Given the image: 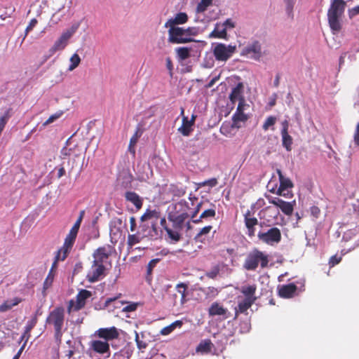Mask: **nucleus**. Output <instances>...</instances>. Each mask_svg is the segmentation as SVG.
Listing matches in <instances>:
<instances>
[{"label": "nucleus", "instance_id": "nucleus-25", "mask_svg": "<svg viewBox=\"0 0 359 359\" xmlns=\"http://www.w3.org/2000/svg\"><path fill=\"white\" fill-rule=\"evenodd\" d=\"M213 0H200L196 8V17L195 22H202L200 14L204 13L207 8L212 5Z\"/></svg>", "mask_w": 359, "mask_h": 359}, {"label": "nucleus", "instance_id": "nucleus-29", "mask_svg": "<svg viewBox=\"0 0 359 359\" xmlns=\"http://www.w3.org/2000/svg\"><path fill=\"white\" fill-rule=\"evenodd\" d=\"M21 302V299L15 297L11 299L6 300L0 305V312L4 313L11 310L13 306L18 305Z\"/></svg>", "mask_w": 359, "mask_h": 359}, {"label": "nucleus", "instance_id": "nucleus-12", "mask_svg": "<svg viewBox=\"0 0 359 359\" xmlns=\"http://www.w3.org/2000/svg\"><path fill=\"white\" fill-rule=\"evenodd\" d=\"M105 269V266L97 264L93 262L92 266L86 276L87 280L90 283H95L100 280L102 277L104 276Z\"/></svg>", "mask_w": 359, "mask_h": 359}, {"label": "nucleus", "instance_id": "nucleus-34", "mask_svg": "<svg viewBox=\"0 0 359 359\" xmlns=\"http://www.w3.org/2000/svg\"><path fill=\"white\" fill-rule=\"evenodd\" d=\"M216 215V212L214 209H207L204 210L200 215L198 219L193 220L194 223L198 224L203 219H207L208 218H213Z\"/></svg>", "mask_w": 359, "mask_h": 359}, {"label": "nucleus", "instance_id": "nucleus-3", "mask_svg": "<svg viewBox=\"0 0 359 359\" xmlns=\"http://www.w3.org/2000/svg\"><path fill=\"white\" fill-rule=\"evenodd\" d=\"M191 215H182V214H168V219L172 222L174 229H171L168 227H165V230L168 233V237L175 242H177L181 238V234L180 231L187 226V229H190V221L188 218Z\"/></svg>", "mask_w": 359, "mask_h": 359}, {"label": "nucleus", "instance_id": "nucleus-26", "mask_svg": "<svg viewBox=\"0 0 359 359\" xmlns=\"http://www.w3.org/2000/svg\"><path fill=\"white\" fill-rule=\"evenodd\" d=\"M125 198L127 201L133 203L137 210L142 206V199L140 196L134 191H127L125 194Z\"/></svg>", "mask_w": 359, "mask_h": 359}, {"label": "nucleus", "instance_id": "nucleus-37", "mask_svg": "<svg viewBox=\"0 0 359 359\" xmlns=\"http://www.w3.org/2000/svg\"><path fill=\"white\" fill-rule=\"evenodd\" d=\"M256 286L255 285L243 286L241 292L245 295V298L251 297L256 298L254 295L256 291Z\"/></svg>", "mask_w": 359, "mask_h": 359}, {"label": "nucleus", "instance_id": "nucleus-41", "mask_svg": "<svg viewBox=\"0 0 359 359\" xmlns=\"http://www.w3.org/2000/svg\"><path fill=\"white\" fill-rule=\"evenodd\" d=\"M53 280H54V275L52 272V270H50V271L48 273V274L43 283V295H46V291L51 287Z\"/></svg>", "mask_w": 359, "mask_h": 359}, {"label": "nucleus", "instance_id": "nucleus-55", "mask_svg": "<svg viewBox=\"0 0 359 359\" xmlns=\"http://www.w3.org/2000/svg\"><path fill=\"white\" fill-rule=\"evenodd\" d=\"M217 179L216 178H212V179L205 180V181L200 183L199 185L201 187L209 186L210 187H215L217 185Z\"/></svg>", "mask_w": 359, "mask_h": 359}, {"label": "nucleus", "instance_id": "nucleus-61", "mask_svg": "<svg viewBox=\"0 0 359 359\" xmlns=\"http://www.w3.org/2000/svg\"><path fill=\"white\" fill-rule=\"evenodd\" d=\"M173 330H174V329L172 328V326H171V325H170L168 326L163 327L161 330L160 333L162 335H168V334H170Z\"/></svg>", "mask_w": 359, "mask_h": 359}, {"label": "nucleus", "instance_id": "nucleus-45", "mask_svg": "<svg viewBox=\"0 0 359 359\" xmlns=\"http://www.w3.org/2000/svg\"><path fill=\"white\" fill-rule=\"evenodd\" d=\"M212 229V226L210 225L206 226L202 228L198 231V233L196 234V236H195V239L197 241H201L203 239V237L206 236L207 234H208L210 232Z\"/></svg>", "mask_w": 359, "mask_h": 359}, {"label": "nucleus", "instance_id": "nucleus-38", "mask_svg": "<svg viewBox=\"0 0 359 359\" xmlns=\"http://www.w3.org/2000/svg\"><path fill=\"white\" fill-rule=\"evenodd\" d=\"M175 50L180 60H184L190 56V49L187 47L177 48Z\"/></svg>", "mask_w": 359, "mask_h": 359}, {"label": "nucleus", "instance_id": "nucleus-5", "mask_svg": "<svg viewBox=\"0 0 359 359\" xmlns=\"http://www.w3.org/2000/svg\"><path fill=\"white\" fill-rule=\"evenodd\" d=\"M260 262L262 268H264L268 265V257L262 252L255 250L250 252L247 256L243 267L248 271L255 270Z\"/></svg>", "mask_w": 359, "mask_h": 359}, {"label": "nucleus", "instance_id": "nucleus-11", "mask_svg": "<svg viewBox=\"0 0 359 359\" xmlns=\"http://www.w3.org/2000/svg\"><path fill=\"white\" fill-rule=\"evenodd\" d=\"M112 249L111 246H104L97 248L93 254V263L105 266L109 263V257L111 255Z\"/></svg>", "mask_w": 359, "mask_h": 359}, {"label": "nucleus", "instance_id": "nucleus-32", "mask_svg": "<svg viewBox=\"0 0 359 359\" xmlns=\"http://www.w3.org/2000/svg\"><path fill=\"white\" fill-rule=\"evenodd\" d=\"M213 346L212 343L210 340L206 339L200 342L196 348L197 352H201L203 353H210L212 350V347Z\"/></svg>", "mask_w": 359, "mask_h": 359}, {"label": "nucleus", "instance_id": "nucleus-2", "mask_svg": "<svg viewBox=\"0 0 359 359\" xmlns=\"http://www.w3.org/2000/svg\"><path fill=\"white\" fill-rule=\"evenodd\" d=\"M346 4V1L344 0H331L327 11V20L334 34L339 32L342 27V18Z\"/></svg>", "mask_w": 359, "mask_h": 359}, {"label": "nucleus", "instance_id": "nucleus-1", "mask_svg": "<svg viewBox=\"0 0 359 359\" xmlns=\"http://www.w3.org/2000/svg\"><path fill=\"white\" fill-rule=\"evenodd\" d=\"M160 219L159 212L156 210H147L141 217L139 229L143 236L150 239H156L158 236L157 224Z\"/></svg>", "mask_w": 359, "mask_h": 359}, {"label": "nucleus", "instance_id": "nucleus-63", "mask_svg": "<svg viewBox=\"0 0 359 359\" xmlns=\"http://www.w3.org/2000/svg\"><path fill=\"white\" fill-rule=\"evenodd\" d=\"M353 140L355 144L359 146V123L356 126V129L354 133Z\"/></svg>", "mask_w": 359, "mask_h": 359}, {"label": "nucleus", "instance_id": "nucleus-46", "mask_svg": "<svg viewBox=\"0 0 359 359\" xmlns=\"http://www.w3.org/2000/svg\"><path fill=\"white\" fill-rule=\"evenodd\" d=\"M177 290L181 294V303L183 304L186 302V290L187 285L184 283H180L177 285Z\"/></svg>", "mask_w": 359, "mask_h": 359}, {"label": "nucleus", "instance_id": "nucleus-54", "mask_svg": "<svg viewBox=\"0 0 359 359\" xmlns=\"http://www.w3.org/2000/svg\"><path fill=\"white\" fill-rule=\"evenodd\" d=\"M215 61L212 56L208 57L207 55L204 58L203 66L205 68H211L214 66Z\"/></svg>", "mask_w": 359, "mask_h": 359}, {"label": "nucleus", "instance_id": "nucleus-20", "mask_svg": "<svg viewBox=\"0 0 359 359\" xmlns=\"http://www.w3.org/2000/svg\"><path fill=\"white\" fill-rule=\"evenodd\" d=\"M188 20V15L185 13H178L174 18L169 19L165 24V27H176L177 25H182L187 22Z\"/></svg>", "mask_w": 359, "mask_h": 359}, {"label": "nucleus", "instance_id": "nucleus-62", "mask_svg": "<svg viewBox=\"0 0 359 359\" xmlns=\"http://www.w3.org/2000/svg\"><path fill=\"white\" fill-rule=\"evenodd\" d=\"M359 14V6L348 10V15L351 18Z\"/></svg>", "mask_w": 359, "mask_h": 359}, {"label": "nucleus", "instance_id": "nucleus-49", "mask_svg": "<svg viewBox=\"0 0 359 359\" xmlns=\"http://www.w3.org/2000/svg\"><path fill=\"white\" fill-rule=\"evenodd\" d=\"M276 122V118L275 116H269L263 124V129L267 130L271 126H273Z\"/></svg>", "mask_w": 359, "mask_h": 359}, {"label": "nucleus", "instance_id": "nucleus-15", "mask_svg": "<svg viewBox=\"0 0 359 359\" xmlns=\"http://www.w3.org/2000/svg\"><path fill=\"white\" fill-rule=\"evenodd\" d=\"M245 225L247 228V234L250 237L255 235V226L258 224V220L256 217H253L251 211L248 210L244 214Z\"/></svg>", "mask_w": 359, "mask_h": 359}, {"label": "nucleus", "instance_id": "nucleus-8", "mask_svg": "<svg viewBox=\"0 0 359 359\" xmlns=\"http://www.w3.org/2000/svg\"><path fill=\"white\" fill-rule=\"evenodd\" d=\"M236 50V46L235 45L218 43L215 44L213 48V54L217 60L226 62L233 55Z\"/></svg>", "mask_w": 359, "mask_h": 359}, {"label": "nucleus", "instance_id": "nucleus-47", "mask_svg": "<svg viewBox=\"0 0 359 359\" xmlns=\"http://www.w3.org/2000/svg\"><path fill=\"white\" fill-rule=\"evenodd\" d=\"M171 191L174 196L180 197L186 194V188L183 187H178L172 186Z\"/></svg>", "mask_w": 359, "mask_h": 359}, {"label": "nucleus", "instance_id": "nucleus-51", "mask_svg": "<svg viewBox=\"0 0 359 359\" xmlns=\"http://www.w3.org/2000/svg\"><path fill=\"white\" fill-rule=\"evenodd\" d=\"M130 353L128 351H121L119 352L116 353L111 359H129Z\"/></svg>", "mask_w": 359, "mask_h": 359}, {"label": "nucleus", "instance_id": "nucleus-52", "mask_svg": "<svg viewBox=\"0 0 359 359\" xmlns=\"http://www.w3.org/2000/svg\"><path fill=\"white\" fill-rule=\"evenodd\" d=\"M266 198L269 200V203H271L278 208L281 203L284 201L278 197H273L271 196H266Z\"/></svg>", "mask_w": 359, "mask_h": 359}, {"label": "nucleus", "instance_id": "nucleus-16", "mask_svg": "<svg viewBox=\"0 0 359 359\" xmlns=\"http://www.w3.org/2000/svg\"><path fill=\"white\" fill-rule=\"evenodd\" d=\"M208 313L211 316H219L222 319L224 320L229 318L231 314L227 309L224 308L222 305L217 302H214L212 304L208 309Z\"/></svg>", "mask_w": 359, "mask_h": 359}, {"label": "nucleus", "instance_id": "nucleus-60", "mask_svg": "<svg viewBox=\"0 0 359 359\" xmlns=\"http://www.w3.org/2000/svg\"><path fill=\"white\" fill-rule=\"evenodd\" d=\"M247 107H249V105L245 103V100H242L238 102V105L236 110L239 111H242L244 112Z\"/></svg>", "mask_w": 359, "mask_h": 359}, {"label": "nucleus", "instance_id": "nucleus-50", "mask_svg": "<svg viewBox=\"0 0 359 359\" xmlns=\"http://www.w3.org/2000/svg\"><path fill=\"white\" fill-rule=\"evenodd\" d=\"M286 4V12L290 18H293V7L294 4V0H285Z\"/></svg>", "mask_w": 359, "mask_h": 359}, {"label": "nucleus", "instance_id": "nucleus-40", "mask_svg": "<svg viewBox=\"0 0 359 359\" xmlns=\"http://www.w3.org/2000/svg\"><path fill=\"white\" fill-rule=\"evenodd\" d=\"M70 65L68 67L69 71H73L75 69L81 62V58L77 53H74L72 55L69 59Z\"/></svg>", "mask_w": 359, "mask_h": 359}, {"label": "nucleus", "instance_id": "nucleus-53", "mask_svg": "<svg viewBox=\"0 0 359 359\" xmlns=\"http://www.w3.org/2000/svg\"><path fill=\"white\" fill-rule=\"evenodd\" d=\"M36 24H37V20L35 18H33L31 20L28 26L25 29V35L23 36L22 41L25 39L28 33L33 29V28L36 26Z\"/></svg>", "mask_w": 359, "mask_h": 359}, {"label": "nucleus", "instance_id": "nucleus-6", "mask_svg": "<svg viewBox=\"0 0 359 359\" xmlns=\"http://www.w3.org/2000/svg\"><path fill=\"white\" fill-rule=\"evenodd\" d=\"M79 27V24H74L70 28L65 30L60 36V38L56 40L53 45V46L49 49L48 57L53 55L57 51L62 50L65 49V48L68 44V41L71 39V37L74 35V34L76 32Z\"/></svg>", "mask_w": 359, "mask_h": 359}, {"label": "nucleus", "instance_id": "nucleus-22", "mask_svg": "<svg viewBox=\"0 0 359 359\" xmlns=\"http://www.w3.org/2000/svg\"><path fill=\"white\" fill-rule=\"evenodd\" d=\"M90 348L95 352L104 353L109 351V345L107 341L94 340L90 342Z\"/></svg>", "mask_w": 359, "mask_h": 359}, {"label": "nucleus", "instance_id": "nucleus-9", "mask_svg": "<svg viewBox=\"0 0 359 359\" xmlns=\"http://www.w3.org/2000/svg\"><path fill=\"white\" fill-rule=\"evenodd\" d=\"M257 236L261 241L268 245L278 243L281 240V233L277 227L271 228L266 232L259 231Z\"/></svg>", "mask_w": 359, "mask_h": 359}, {"label": "nucleus", "instance_id": "nucleus-18", "mask_svg": "<svg viewBox=\"0 0 359 359\" xmlns=\"http://www.w3.org/2000/svg\"><path fill=\"white\" fill-rule=\"evenodd\" d=\"M92 293L90 291L86 290H81L76 296V304L74 306L72 305V301L70 302V305L69 306V312H70L72 308L76 311H78L83 308L86 304V300L90 297Z\"/></svg>", "mask_w": 359, "mask_h": 359}, {"label": "nucleus", "instance_id": "nucleus-23", "mask_svg": "<svg viewBox=\"0 0 359 359\" xmlns=\"http://www.w3.org/2000/svg\"><path fill=\"white\" fill-rule=\"evenodd\" d=\"M243 85L241 83L237 84L236 87H234L231 94L229 95L230 101L232 104H234L237 101H241L244 100L243 97Z\"/></svg>", "mask_w": 359, "mask_h": 359}, {"label": "nucleus", "instance_id": "nucleus-17", "mask_svg": "<svg viewBox=\"0 0 359 359\" xmlns=\"http://www.w3.org/2000/svg\"><path fill=\"white\" fill-rule=\"evenodd\" d=\"M189 209V203L184 200H181L169 206L168 214L190 215Z\"/></svg>", "mask_w": 359, "mask_h": 359}, {"label": "nucleus", "instance_id": "nucleus-7", "mask_svg": "<svg viewBox=\"0 0 359 359\" xmlns=\"http://www.w3.org/2000/svg\"><path fill=\"white\" fill-rule=\"evenodd\" d=\"M168 40L173 43H184L191 41L190 28L184 29L179 27H168Z\"/></svg>", "mask_w": 359, "mask_h": 359}, {"label": "nucleus", "instance_id": "nucleus-64", "mask_svg": "<svg viewBox=\"0 0 359 359\" xmlns=\"http://www.w3.org/2000/svg\"><path fill=\"white\" fill-rule=\"evenodd\" d=\"M341 261V257H337L336 255L334 256H332L330 259V264L333 266H334L335 264L339 263Z\"/></svg>", "mask_w": 359, "mask_h": 359}, {"label": "nucleus", "instance_id": "nucleus-10", "mask_svg": "<svg viewBox=\"0 0 359 359\" xmlns=\"http://www.w3.org/2000/svg\"><path fill=\"white\" fill-rule=\"evenodd\" d=\"M241 55L256 61H259L262 57V46L260 43L255 41L251 43H248L243 48Z\"/></svg>", "mask_w": 359, "mask_h": 359}, {"label": "nucleus", "instance_id": "nucleus-31", "mask_svg": "<svg viewBox=\"0 0 359 359\" xmlns=\"http://www.w3.org/2000/svg\"><path fill=\"white\" fill-rule=\"evenodd\" d=\"M77 233H78L77 232L70 229L69 233L67 235V236L65 239V242H64V244L62 246H64L65 248H67V249H69L71 250V249L75 242Z\"/></svg>", "mask_w": 359, "mask_h": 359}, {"label": "nucleus", "instance_id": "nucleus-4", "mask_svg": "<svg viewBox=\"0 0 359 359\" xmlns=\"http://www.w3.org/2000/svg\"><path fill=\"white\" fill-rule=\"evenodd\" d=\"M65 322V309L62 307H57L50 312L46 318L47 325L53 326L55 335L57 338L62 336V330Z\"/></svg>", "mask_w": 359, "mask_h": 359}, {"label": "nucleus", "instance_id": "nucleus-48", "mask_svg": "<svg viewBox=\"0 0 359 359\" xmlns=\"http://www.w3.org/2000/svg\"><path fill=\"white\" fill-rule=\"evenodd\" d=\"M224 27H225V30L227 32L228 30H231L236 27V22L232 18H227L225 21L222 22Z\"/></svg>", "mask_w": 359, "mask_h": 359}, {"label": "nucleus", "instance_id": "nucleus-19", "mask_svg": "<svg viewBox=\"0 0 359 359\" xmlns=\"http://www.w3.org/2000/svg\"><path fill=\"white\" fill-rule=\"evenodd\" d=\"M100 338L105 339V341L116 339L118 337V333L114 327L110 328H100L96 332Z\"/></svg>", "mask_w": 359, "mask_h": 359}, {"label": "nucleus", "instance_id": "nucleus-43", "mask_svg": "<svg viewBox=\"0 0 359 359\" xmlns=\"http://www.w3.org/2000/svg\"><path fill=\"white\" fill-rule=\"evenodd\" d=\"M278 208L286 215H290L293 212V205L290 202L283 201Z\"/></svg>", "mask_w": 359, "mask_h": 359}, {"label": "nucleus", "instance_id": "nucleus-24", "mask_svg": "<svg viewBox=\"0 0 359 359\" xmlns=\"http://www.w3.org/2000/svg\"><path fill=\"white\" fill-rule=\"evenodd\" d=\"M195 116H192L190 120L187 117H183L182 125L178 130L184 136H188L192 130L191 127L194 123Z\"/></svg>", "mask_w": 359, "mask_h": 359}, {"label": "nucleus", "instance_id": "nucleus-13", "mask_svg": "<svg viewBox=\"0 0 359 359\" xmlns=\"http://www.w3.org/2000/svg\"><path fill=\"white\" fill-rule=\"evenodd\" d=\"M279 181L280 186L277 189L276 194L278 196H282L287 198H291L293 196V194L292 191L288 189H292L294 186L292 181L285 177L280 179Z\"/></svg>", "mask_w": 359, "mask_h": 359}, {"label": "nucleus", "instance_id": "nucleus-59", "mask_svg": "<svg viewBox=\"0 0 359 359\" xmlns=\"http://www.w3.org/2000/svg\"><path fill=\"white\" fill-rule=\"evenodd\" d=\"M202 205H203L202 202L198 203L196 205L194 210L191 212V214H190L192 221L194 219H196L195 217H196V215L198 213V212L200 211Z\"/></svg>", "mask_w": 359, "mask_h": 359}, {"label": "nucleus", "instance_id": "nucleus-30", "mask_svg": "<svg viewBox=\"0 0 359 359\" xmlns=\"http://www.w3.org/2000/svg\"><path fill=\"white\" fill-rule=\"evenodd\" d=\"M145 237L143 236V234L141 233L140 230L134 234H129L128 236L127 243L128 246L133 247V245L139 243L143 238Z\"/></svg>", "mask_w": 359, "mask_h": 359}, {"label": "nucleus", "instance_id": "nucleus-14", "mask_svg": "<svg viewBox=\"0 0 359 359\" xmlns=\"http://www.w3.org/2000/svg\"><path fill=\"white\" fill-rule=\"evenodd\" d=\"M137 179L141 182H146L152 176V169L148 163L138 164L136 171Z\"/></svg>", "mask_w": 359, "mask_h": 359}, {"label": "nucleus", "instance_id": "nucleus-58", "mask_svg": "<svg viewBox=\"0 0 359 359\" xmlns=\"http://www.w3.org/2000/svg\"><path fill=\"white\" fill-rule=\"evenodd\" d=\"M158 259H154L151 260L147 266V273L150 274L154 267H155L156 264L158 262Z\"/></svg>", "mask_w": 359, "mask_h": 359}, {"label": "nucleus", "instance_id": "nucleus-57", "mask_svg": "<svg viewBox=\"0 0 359 359\" xmlns=\"http://www.w3.org/2000/svg\"><path fill=\"white\" fill-rule=\"evenodd\" d=\"M138 304L132 303L123 309V311L124 312H131L134 311L137 309Z\"/></svg>", "mask_w": 359, "mask_h": 359}, {"label": "nucleus", "instance_id": "nucleus-28", "mask_svg": "<svg viewBox=\"0 0 359 359\" xmlns=\"http://www.w3.org/2000/svg\"><path fill=\"white\" fill-rule=\"evenodd\" d=\"M255 300H256V298L248 297V298H245L243 301L240 302L238 303V309H237L236 308L235 318L237 317L238 312H240V313L245 312L252 306V304L255 302Z\"/></svg>", "mask_w": 359, "mask_h": 359}, {"label": "nucleus", "instance_id": "nucleus-35", "mask_svg": "<svg viewBox=\"0 0 359 359\" xmlns=\"http://www.w3.org/2000/svg\"><path fill=\"white\" fill-rule=\"evenodd\" d=\"M36 322H37L36 318H34L33 319H32L30 321H29L27 323V325L25 327V332L21 337L22 340L25 339V342L28 340L29 335H30L29 334L30 331L36 325Z\"/></svg>", "mask_w": 359, "mask_h": 359}, {"label": "nucleus", "instance_id": "nucleus-27", "mask_svg": "<svg viewBox=\"0 0 359 359\" xmlns=\"http://www.w3.org/2000/svg\"><path fill=\"white\" fill-rule=\"evenodd\" d=\"M296 290L297 286L294 283H290L281 286L279 289L278 293L282 297L290 298L292 297Z\"/></svg>", "mask_w": 359, "mask_h": 359}, {"label": "nucleus", "instance_id": "nucleus-44", "mask_svg": "<svg viewBox=\"0 0 359 359\" xmlns=\"http://www.w3.org/2000/svg\"><path fill=\"white\" fill-rule=\"evenodd\" d=\"M63 114V111H57L56 113L50 115L49 116V118L43 123V127H46L48 125L55 122L56 120H57L58 118H60Z\"/></svg>", "mask_w": 359, "mask_h": 359}, {"label": "nucleus", "instance_id": "nucleus-36", "mask_svg": "<svg viewBox=\"0 0 359 359\" xmlns=\"http://www.w3.org/2000/svg\"><path fill=\"white\" fill-rule=\"evenodd\" d=\"M69 252L70 250L65 248L64 246H62L60 250H58L53 266H54L57 262L64 261L67 257Z\"/></svg>", "mask_w": 359, "mask_h": 359}, {"label": "nucleus", "instance_id": "nucleus-39", "mask_svg": "<svg viewBox=\"0 0 359 359\" xmlns=\"http://www.w3.org/2000/svg\"><path fill=\"white\" fill-rule=\"evenodd\" d=\"M283 146L287 149V151L291 150V146L292 144V138L288 134V133H281Z\"/></svg>", "mask_w": 359, "mask_h": 359}, {"label": "nucleus", "instance_id": "nucleus-42", "mask_svg": "<svg viewBox=\"0 0 359 359\" xmlns=\"http://www.w3.org/2000/svg\"><path fill=\"white\" fill-rule=\"evenodd\" d=\"M278 208L286 215H290L293 212V205L290 202L283 201Z\"/></svg>", "mask_w": 359, "mask_h": 359}, {"label": "nucleus", "instance_id": "nucleus-33", "mask_svg": "<svg viewBox=\"0 0 359 359\" xmlns=\"http://www.w3.org/2000/svg\"><path fill=\"white\" fill-rule=\"evenodd\" d=\"M248 116L242 111L236 110V113L233 116V126L239 128L238 122H244L248 119Z\"/></svg>", "mask_w": 359, "mask_h": 359}, {"label": "nucleus", "instance_id": "nucleus-56", "mask_svg": "<svg viewBox=\"0 0 359 359\" xmlns=\"http://www.w3.org/2000/svg\"><path fill=\"white\" fill-rule=\"evenodd\" d=\"M165 65H166V68L169 71V74H170V76H172V71H173V65H172L171 59L169 57L165 58Z\"/></svg>", "mask_w": 359, "mask_h": 359}, {"label": "nucleus", "instance_id": "nucleus-21", "mask_svg": "<svg viewBox=\"0 0 359 359\" xmlns=\"http://www.w3.org/2000/svg\"><path fill=\"white\" fill-rule=\"evenodd\" d=\"M227 37L228 34L225 27L220 22L215 24L214 29L209 34V38L226 39Z\"/></svg>", "mask_w": 359, "mask_h": 359}]
</instances>
